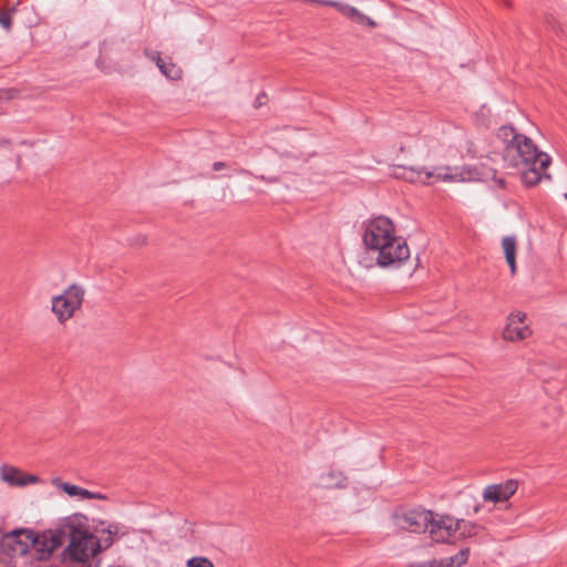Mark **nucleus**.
Listing matches in <instances>:
<instances>
[{
    "label": "nucleus",
    "mask_w": 567,
    "mask_h": 567,
    "mask_svg": "<svg viewBox=\"0 0 567 567\" xmlns=\"http://www.w3.org/2000/svg\"><path fill=\"white\" fill-rule=\"evenodd\" d=\"M525 319L526 315L524 312L511 313L503 330V339L511 342L527 339L532 334V330L525 324Z\"/></svg>",
    "instance_id": "nucleus-9"
},
{
    "label": "nucleus",
    "mask_w": 567,
    "mask_h": 567,
    "mask_svg": "<svg viewBox=\"0 0 567 567\" xmlns=\"http://www.w3.org/2000/svg\"><path fill=\"white\" fill-rule=\"evenodd\" d=\"M417 174V177L421 178L422 175H424V178H422L423 183H429L431 178H436L444 182H463L464 177L461 173H453V169L449 166L446 167H439L434 171H425L422 168L421 171L414 172L411 169V174Z\"/></svg>",
    "instance_id": "nucleus-14"
},
{
    "label": "nucleus",
    "mask_w": 567,
    "mask_h": 567,
    "mask_svg": "<svg viewBox=\"0 0 567 567\" xmlns=\"http://www.w3.org/2000/svg\"><path fill=\"white\" fill-rule=\"evenodd\" d=\"M565 197L567 198V193L565 194Z\"/></svg>",
    "instance_id": "nucleus-27"
},
{
    "label": "nucleus",
    "mask_w": 567,
    "mask_h": 567,
    "mask_svg": "<svg viewBox=\"0 0 567 567\" xmlns=\"http://www.w3.org/2000/svg\"><path fill=\"white\" fill-rule=\"evenodd\" d=\"M35 533L30 529H16L4 537V545L19 555H24L33 546Z\"/></svg>",
    "instance_id": "nucleus-11"
},
{
    "label": "nucleus",
    "mask_w": 567,
    "mask_h": 567,
    "mask_svg": "<svg viewBox=\"0 0 567 567\" xmlns=\"http://www.w3.org/2000/svg\"><path fill=\"white\" fill-rule=\"evenodd\" d=\"M412 567H436V565L432 560V561H427V563H422V564L413 565Z\"/></svg>",
    "instance_id": "nucleus-26"
},
{
    "label": "nucleus",
    "mask_w": 567,
    "mask_h": 567,
    "mask_svg": "<svg viewBox=\"0 0 567 567\" xmlns=\"http://www.w3.org/2000/svg\"><path fill=\"white\" fill-rule=\"evenodd\" d=\"M502 247L505 254L506 262L511 268L512 275L516 274V250L517 244L516 239L513 236H506L502 240Z\"/></svg>",
    "instance_id": "nucleus-17"
},
{
    "label": "nucleus",
    "mask_w": 567,
    "mask_h": 567,
    "mask_svg": "<svg viewBox=\"0 0 567 567\" xmlns=\"http://www.w3.org/2000/svg\"><path fill=\"white\" fill-rule=\"evenodd\" d=\"M0 476L3 482L11 486H27L29 484H37L40 482V478L35 475L23 474L21 470L3 465L0 467Z\"/></svg>",
    "instance_id": "nucleus-12"
},
{
    "label": "nucleus",
    "mask_w": 567,
    "mask_h": 567,
    "mask_svg": "<svg viewBox=\"0 0 567 567\" xmlns=\"http://www.w3.org/2000/svg\"><path fill=\"white\" fill-rule=\"evenodd\" d=\"M87 518L83 515H73L65 518V525L72 526L70 535H68L69 545L62 551L63 563H87L99 551L109 548L115 536L118 534V527L114 524L105 526L101 522L95 527L96 533H101V537L91 534L86 527Z\"/></svg>",
    "instance_id": "nucleus-1"
},
{
    "label": "nucleus",
    "mask_w": 567,
    "mask_h": 567,
    "mask_svg": "<svg viewBox=\"0 0 567 567\" xmlns=\"http://www.w3.org/2000/svg\"><path fill=\"white\" fill-rule=\"evenodd\" d=\"M266 102H267V94L262 92L257 95V97L255 100V107H260L264 104H266Z\"/></svg>",
    "instance_id": "nucleus-23"
},
{
    "label": "nucleus",
    "mask_w": 567,
    "mask_h": 567,
    "mask_svg": "<svg viewBox=\"0 0 567 567\" xmlns=\"http://www.w3.org/2000/svg\"><path fill=\"white\" fill-rule=\"evenodd\" d=\"M551 158L548 154L540 152L535 146V152L528 156L515 157L513 163L508 165L512 167H518L525 165L526 169L522 173V181L527 187L536 186L543 178H550V175L546 173Z\"/></svg>",
    "instance_id": "nucleus-3"
},
{
    "label": "nucleus",
    "mask_w": 567,
    "mask_h": 567,
    "mask_svg": "<svg viewBox=\"0 0 567 567\" xmlns=\"http://www.w3.org/2000/svg\"><path fill=\"white\" fill-rule=\"evenodd\" d=\"M72 526L65 525V519L55 528L35 534L32 548L35 551V557L39 560H47L51 557L52 553L63 545L68 535L72 530Z\"/></svg>",
    "instance_id": "nucleus-7"
},
{
    "label": "nucleus",
    "mask_w": 567,
    "mask_h": 567,
    "mask_svg": "<svg viewBox=\"0 0 567 567\" xmlns=\"http://www.w3.org/2000/svg\"><path fill=\"white\" fill-rule=\"evenodd\" d=\"M470 556V548H462L454 556L443 558L440 560H433L436 567H462L467 563Z\"/></svg>",
    "instance_id": "nucleus-18"
},
{
    "label": "nucleus",
    "mask_w": 567,
    "mask_h": 567,
    "mask_svg": "<svg viewBox=\"0 0 567 567\" xmlns=\"http://www.w3.org/2000/svg\"><path fill=\"white\" fill-rule=\"evenodd\" d=\"M0 567H16V564L9 555L0 556Z\"/></svg>",
    "instance_id": "nucleus-22"
},
{
    "label": "nucleus",
    "mask_w": 567,
    "mask_h": 567,
    "mask_svg": "<svg viewBox=\"0 0 567 567\" xmlns=\"http://www.w3.org/2000/svg\"><path fill=\"white\" fill-rule=\"evenodd\" d=\"M226 167H227V164L225 162H215L213 164V169L214 171H221V169H224Z\"/></svg>",
    "instance_id": "nucleus-25"
},
{
    "label": "nucleus",
    "mask_w": 567,
    "mask_h": 567,
    "mask_svg": "<svg viewBox=\"0 0 567 567\" xmlns=\"http://www.w3.org/2000/svg\"><path fill=\"white\" fill-rule=\"evenodd\" d=\"M363 244L378 252L377 264L381 267L400 266L410 257L406 241L395 236L393 221L385 216H377L363 223Z\"/></svg>",
    "instance_id": "nucleus-2"
},
{
    "label": "nucleus",
    "mask_w": 567,
    "mask_h": 567,
    "mask_svg": "<svg viewBox=\"0 0 567 567\" xmlns=\"http://www.w3.org/2000/svg\"><path fill=\"white\" fill-rule=\"evenodd\" d=\"M85 296V289L78 284L70 285L61 295L51 300V310L60 323L70 320L81 309Z\"/></svg>",
    "instance_id": "nucleus-4"
},
{
    "label": "nucleus",
    "mask_w": 567,
    "mask_h": 567,
    "mask_svg": "<svg viewBox=\"0 0 567 567\" xmlns=\"http://www.w3.org/2000/svg\"><path fill=\"white\" fill-rule=\"evenodd\" d=\"M317 485L324 489L344 488L348 485V477L341 471L330 470L319 476Z\"/></svg>",
    "instance_id": "nucleus-16"
},
{
    "label": "nucleus",
    "mask_w": 567,
    "mask_h": 567,
    "mask_svg": "<svg viewBox=\"0 0 567 567\" xmlns=\"http://www.w3.org/2000/svg\"><path fill=\"white\" fill-rule=\"evenodd\" d=\"M52 484L66 493L69 496H79L86 499H105L106 496L100 493H94L80 486L63 482L61 478H54Z\"/></svg>",
    "instance_id": "nucleus-15"
},
{
    "label": "nucleus",
    "mask_w": 567,
    "mask_h": 567,
    "mask_svg": "<svg viewBox=\"0 0 567 567\" xmlns=\"http://www.w3.org/2000/svg\"><path fill=\"white\" fill-rule=\"evenodd\" d=\"M518 484L515 480H507L504 483L492 484L484 488L482 497L485 502L501 503L509 499L516 491Z\"/></svg>",
    "instance_id": "nucleus-10"
},
{
    "label": "nucleus",
    "mask_w": 567,
    "mask_h": 567,
    "mask_svg": "<svg viewBox=\"0 0 567 567\" xmlns=\"http://www.w3.org/2000/svg\"><path fill=\"white\" fill-rule=\"evenodd\" d=\"M433 512L422 506L400 507L394 513L395 525L406 532L421 534L427 530Z\"/></svg>",
    "instance_id": "nucleus-6"
},
{
    "label": "nucleus",
    "mask_w": 567,
    "mask_h": 567,
    "mask_svg": "<svg viewBox=\"0 0 567 567\" xmlns=\"http://www.w3.org/2000/svg\"><path fill=\"white\" fill-rule=\"evenodd\" d=\"M187 567H215L214 563L204 556H194L186 561Z\"/></svg>",
    "instance_id": "nucleus-20"
},
{
    "label": "nucleus",
    "mask_w": 567,
    "mask_h": 567,
    "mask_svg": "<svg viewBox=\"0 0 567 567\" xmlns=\"http://www.w3.org/2000/svg\"><path fill=\"white\" fill-rule=\"evenodd\" d=\"M497 137L504 143V161L513 163L515 157L528 156L535 152L534 142L524 134L518 133L512 125H503L497 131Z\"/></svg>",
    "instance_id": "nucleus-5"
},
{
    "label": "nucleus",
    "mask_w": 567,
    "mask_h": 567,
    "mask_svg": "<svg viewBox=\"0 0 567 567\" xmlns=\"http://www.w3.org/2000/svg\"><path fill=\"white\" fill-rule=\"evenodd\" d=\"M466 522L463 519H455L449 515H437L433 513V519L429 525V533L432 540L436 543H445L451 539L456 530L465 526Z\"/></svg>",
    "instance_id": "nucleus-8"
},
{
    "label": "nucleus",
    "mask_w": 567,
    "mask_h": 567,
    "mask_svg": "<svg viewBox=\"0 0 567 567\" xmlns=\"http://www.w3.org/2000/svg\"><path fill=\"white\" fill-rule=\"evenodd\" d=\"M321 4L336 8L341 14H343L344 17L351 19L352 21H354L359 24H365L369 28L377 27V22L374 20H372L368 16L363 14L357 8H354L350 4L338 2V1H332V0H322Z\"/></svg>",
    "instance_id": "nucleus-13"
},
{
    "label": "nucleus",
    "mask_w": 567,
    "mask_h": 567,
    "mask_svg": "<svg viewBox=\"0 0 567 567\" xmlns=\"http://www.w3.org/2000/svg\"><path fill=\"white\" fill-rule=\"evenodd\" d=\"M147 55L156 63L157 66H158V64H162L165 61L161 56L159 52H152L151 54L147 53Z\"/></svg>",
    "instance_id": "nucleus-24"
},
{
    "label": "nucleus",
    "mask_w": 567,
    "mask_h": 567,
    "mask_svg": "<svg viewBox=\"0 0 567 567\" xmlns=\"http://www.w3.org/2000/svg\"><path fill=\"white\" fill-rule=\"evenodd\" d=\"M12 24V16L10 11L0 12V25L6 30H10Z\"/></svg>",
    "instance_id": "nucleus-21"
},
{
    "label": "nucleus",
    "mask_w": 567,
    "mask_h": 567,
    "mask_svg": "<svg viewBox=\"0 0 567 567\" xmlns=\"http://www.w3.org/2000/svg\"><path fill=\"white\" fill-rule=\"evenodd\" d=\"M158 69L166 78L171 80H179L183 74L182 69L172 61H164L162 64H158Z\"/></svg>",
    "instance_id": "nucleus-19"
}]
</instances>
